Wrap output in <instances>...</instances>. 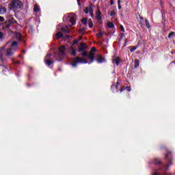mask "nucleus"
<instances>
[{
	"instance_id": "f257e3e1",
	"label": "nucleus",
	"mask_w": 175,
	"mask_h": 175,
	"mask_svg": "<svg viewBox=\"0 0 175 175\" xmlns=\"http://www.w3.org/2000/svg\"><path fill=\"white\" fill-rule=\"evenodd\" d=\"M76 14L73 13L67 14L63 18L64 21L68 23L69 27H72V25H75L76 24Z\"/></svg>"
},
{
	"instance_id": "f03ea898",
	"label": "nucleus",
	"mask_w": 175,
	"mask_h": 175,
	"mask_svg": "<svg viewBox=\"0 0 175 175\" xmlns=\"http://www.w3.org/2000/svg\"><path fill=\"white\" fill-rule=\"evenodd\" d=\"M18 49V44L17 42L14 41L11 44V47L6 49V56L7 57H12L14 55V53L17 51V49Z\"/></svg>"
},
{
	"instance_id": "7ed1b4c3",
	"label": "nucleus",
	"mask_w": 175,
	"mask_h": 175,
	"mask_svg": "<svg viewBox=\"0 0 175 175\" xmlns=\"http://www.w3.org/2000/svg\"><path fill=\"white\" fill-rule=\"evenodd\" d=\"M88 62L86 60L85 58L77 57L72 59L71 65L73 68H76L78 64H88Z\"/></svg>"
},
{
	"instance_id": "20e7f679",
	"label": "nucleus",
	"mask_w": 175,
	"mask_h": 175,
	"mask_svg": "<svg viewBox=\"0 0 175 175\" xmlns=\"http://www.w3.org/2000/svg\"><path fill=\"white\" fill-rule=\"evenodd\" d=\"M10 6L12 9H21L23 8V2L20 0H12Z\"/></svg>"
},
{
	"instance_id": "39448f33",
	"label": "nucleus",
	"mask_w": 175,
	"mask_h": 175,
	"mask_svg": "<svg viewBox=\"0 0 175 175\" xmlns=\"http://www.w3.org/2000/svg\"><path fill=\"white\" fill-rule=\"evenodd\" d=\"M65 50H66V48L64 45L61 46L59 48V55H58V57L55 56L56 61H61V59H62V57H64V54H65Z\"/></svg>"
},
{
	"instance_id": "423d86ee",
	"label": "nucleus",
	"mask_w": 175,
	"mask_h": 175,
	"mask_svg": "<svg viewBox=\"0 0 175 175\" xmlns=\"http://www.w3.org/2000/svg\"><path fill=\"white\" fill-rule=\"evenodd\" d=\"M50 57H51V53L47 54L45 57V63L46 65H48V66H50V65L53 64V60L50 59Z\"/></svg>"
},
{
	"instance_id": "0eeeda50",
	"label": "nucleus",
	"mask_w": 175,
	"mask_h": 175,
	"mask_svg": "<svg viewBox=\"0 0 175 175\" xmlns=\"http://www.w3.org/2000/svg\"><path fill=\"white\" fill-rule=\"evenodd\" d=\"M96 61L98 62V64H102V62H106V59H105V57H102L100 55H97L96 56Z\"/></svg>"
},
{
	"instance_id": "6e6552de",
	"label": "nucleus",
	"mask_w": 175,
	"mask_h": 175,
	"mask_svg": "<svg viewBox=\"0 0 175 175\" xmlns=\"http://www.w3.org/2000/svg\"><path fill=\"white\" fill-rule=\"evenodd\" d=\"M87 49V45L84 42H81L80 46H79V53H82L83 51H85V49Z\"/></svg>"
},
{
	"instance_id": "1a4fd4ad",
	"label": "nucleus",
	"mask_w": 175,
	"mask_h": 175,
	"mask_svg": "<svg viewBox=\"0 0 175 175\" xmlns=\"http://www.w3.org/2000/svg\"><path fill=\"white\" fill-rule=\"evenodd\" d=\"M2 28L4 31H9L10 28V25L7 22V21L2 24Z\"/></svg>"
},
{
	"instance_id": "9d476101",
	"label": "nucleus",
	"mask_w": 175,
	"mask_h": 175,
	"mask_svg": "<svg viewBox=\"0 0 175 175\" xmlns=\"http://www.w3.org/2000/svg\"><path fill=\"white\" fill-rule=\"evenodd\" d=\"M88 58L91 60V62H93L95 59V53L90 52L88 55Z\"/></svg>"
},
{
	"instance_id": "9b49d317",
	"label": "nucleus",
	"mask_w": 175,
	"mask_h": 175,
	"mask_svg": "<svg viewBox=\"0 0 175 175\" xmlns=\"http://www.w3.org/2000/svg\"><path fill=\"white\" fill-rule=\"evenodd\" d=\"M7 23H8L10 25H11V24H16V23H17V22L14 20V18H8V19L7 20Z\"/></svg>"
},
{
	"instance_id": "f8f14e48",
	"label": "nucleus",
	"mask_w": 175,
	"mask_h": 175,
	"mask_svg": "<svg viewBox=\"0 0 175 175\" xmlns=\"http://www.w3.org/2000/svg\"><path fill=\"white\" fill-rule=\"evenodd\" d=\"M137 19L139 24H141V25H143V23H144V18L139 15L138 16H137Z\"/></svg>"
},
{
	"instance_id": "ddd939ff",
	"label": "nucleus",
	"mask_w": 175,
	"mask_h": 175,
	"mask_svg": "<svg viewBox=\"0 0 175 175\" xmlns=\"http://www.w3.org/2000/svg\"><path fill=\"white\" fill-rule=\"evenodd\" d=\"M97 20H101L102 16H100V10L98 8L96 13Z\"/></svg>"
},
{
	"instance_id": "4468645a",
	"label": "nucleus",
	"mask_w": 175,
	"mask_h": 175,
	"mask_svg": "<svg viewBox=\"0 0 175 175\" xmlns=\"http://www.w3.org/2000/svg\"><path fill=\"white\" fill-rule=\"evenodd\" d=\"M120 62H121L120 57H116L113 59V63L116 64V65H120Z\"/></svg>"
},
{
	"instance_id": "2eb2a0df",
	"label": "nucleus",
	"mask_w": 175,
	"mask_h": 175,
	"mask_svg": "<svg viewBox=\"0 0 175 175\" xmlns=\"http://www.w3.org/2000/svg\"><path fill=\"white\" fill-rule=\"evenodd\" d=\"M6 13V8L5 7L0 6V14H5Z\"/></svg>"
},
{
	"instance_id": "dca6fc26",
	"label": "nucleus",
	"mask_w": 175,
	"mask_h": 175,
	"mask_svg": "<svg viewBox=\"0 0 175 175\" xmlns=\"http://www.w3.org/2000/svg\"><path fill=\"white\" fill-rule=\"evenodd\" d=\"M15 38L17 40H20V39H21V33H20L18 32H16L15 33Z\"/></svg>"
},
{
	"instance_id": "f3484780",
	"label": "nucleus",
	"mask_w": 175,
	"mask_h": 175,
	"mask_svg": "<svg viewBox=\"0 0 175 175\" xmlns=\"http://www.w3.org/2000/svg\"><path fill=\"white\" fill-rule=\"evenodd\" d=\"M62 30L64 32H66L67 33H68V32L70 31L69 27H68L67 26H66L65 27H62Z\"/></svg>"
},
{
	"instance_id": "a211bd4d",
	"label": "nucleus",
	"mask_w": 175,
	"mask_h": 175,
	"mask_svg": "<svg viewBox=\"0 0 175 175\" xmlns=\"http://www.w3.org/2000/svg\"><path fill=\"white\" fill-rule=\"evenodd\" d=\"M34 12H36V13H38V12H39L40 10V8L39 7V5H34V9H33Z\"/></svg>"
},
{
	"instance_id": "6ab92c4d",
	"label": "nucleus",
	"mask_w": 175,
	"mask_h": 175,
	"mask_svg": "<svg viewBox=\"0 0 175 175\" xmlns=\"http://www.w3.org/2000/svg\"><path fill=\"white\" fill-rule=\"evenodd\" d=\"M139 64H140V62L139 61V59H135V64H134L135 68H138Z\"/></svg>"
},
{
	"instance_id": "aec40b11",
	"label": "nucleus",
	"mask_w": 175,
	"mask_h": 175,
	"mask_svg": "<svg viewBox=\"0 0 175 175\" xmlns=\"http://www.w3.org/2000/svg\"><path fill=\"white\" fill-rule=\"evenodd\" d=\"M96 36H97L98 39L102 38V36H103V31H100L98 32V33L96 34Z\"/></svg>"
},
{
	"instance_id": "412c9836",
	"label": "nucleus",
	"mask_w": 175,
	"mask_h": 175,
	"mask_svg": "<svg viewBox=\"0 0 175 175\" xmlns=\"http://www.w3.org/2000/svg\"><path fill=\"white\" fill-rule=\"evenodd\" d=\"M107 27L108 28H114V24L111 22H108Z\"/></svg>"
},
{
	"instance_id": "4be33fe9",
	"label": "nucleus",
	"mask_w": 175,
	"mask_h": 175,
	"mask_svg": "<svg viewBox=\"0 0 175 175\" xmlns=\"http://www.w3.org/2000/svg\"><path fill=\"white\" fill-rule=\"evenodd\" d=\"M174 35H175L174 31L170 32V33L168 34V38H169V39H172L173 37H174Z\"/></svg>"
},
{
	"instance_id": "5701e85b",
	"label": "nucleus",
	"mask_w": 175,
	"mask_h": 175,
	"mask_svg": "<svg viewBox=\"0 0 175 175\" xmlns=\"http://www.w3.org/2000/svg\"><path fill=\"white\" fill-rule=\"evenodd\" d=\"M0 61L3 62V53L2 51H0Z\"/></svg>"
},
{
	"instance_id": "b1692460",
	"label": "nucleus",
	"mask_w": 175,
	"mask_h": 175,
	"mask_svg": "<svg viewBox=\"0 0 175 175\" xmlns=\"http://www.w3.org/2000/svg\"><path fill=\"white\" fill-rule=\"evenodd\" d=\"M63 35H62V33L61 32H58L57 34H56V38L57 39H59V38H62Z\"/></svg>"
},
{
	"instance_id": "393cba45",
	"label": "nucleus",
	"mask_w": 175,
	"mask_h": 175,
	"mask_svg": "<svg viewBox=\"0 0 175 175\" xmlns=\"http://www.w3.org/2000/svg\"><path fill=\"white\" fill-rule=\"evenodd\" d=\"M94 27V23H92V21L91 19L89 20V28H92Z\"/></svg>"
},
{
	"instance_id": "a878e982",
	"label": "nucleus",
	"mask_w": 175,
	"mask_h": 175,
	"mask_svg": "<svg viewBox=\"0 0 175 175\" xmlns=\"http://www.w3.org/2000/svg\"><path fill=\"white\" fill-rule=\"evenodd\" d=\"M72 49V52H71V55H76L77 53H76V49H73L72 47H71Z\"/></svg>"
},
{
	"instance_id": "bb28decb",
	"label": "nucleus",
	"mask_w": 175,
	"mask_h": 175,
	"mask_svg": "<svg viewBox=\"0 0 175 175\" xmlns=\"http://www.w3.org/2000/svg\"><path fill=\"white\" fill-rule=\"evenodd\" d=\"M81 55H82V57H88V53L87 51H83V53L81 54Z\"/></svg>"
},
{
	"instance_id": "cd10ccee",
	"label": "nucleus",
	"mask_w": 175,
	"mask_h": 175,
	"mask_svg": "<svg viewBox=\"0 0 175 175\" xmlns=\"http://www.w3.org/2000/svg\"><path fill=\"white\" fill-rule=\"evenodd\" d=\"M87 21H88V20L87 18H83L81 21L82 24H83L84 25H85V24H87Z\"/></svg>"
},
{
	"instance_id": "c85d7f7f",
	"label": "nucleus",
	"mask_w": 175,
	"mask_h": 175,
	"mask_svg": "<svg viewBox=\"0 0 175 175\" xmlns=\"http://www.w3.org/2000/svg\"><path fill=\"white\" fill-rule=\"evenodd\" d=\"M145 24H146L147 28H149V27H150V22H148V20H147V19L145 20Z\"/></svg>"
},
{
	"instance_id": "c756f323",
	"label": "nucleus",
	"mask_w": 175,
	"mask_h": 175,
	"mask_svg": "<svg viewBox=\"0 0 175 175\" xmlns=\"http://www.w3.org/2000/svg\"><path fill=\"white\" fill-rule=\"evenodd\" d=\"M111 17H114L116 16V11L112 10L111 12Z\"/></svg>"
},
{
	"instance_id": "7c9ffc66",
	"label": "nucleus",
	"mask_w": 175,
	"mask_h": 175,
	"mask_svg": "<svg viewBox=\"0 0 175 175\" xmlns=\"http://www.w3.org/2000/svg\"><path fill=\"white\" fill-rule=\"evenodd\" d=\"M90 16L92 17H93L94 16V10H92V8L90 9Z\"/></svg>"
},
{
	"instance_id": "2f4dec72",
	"label": "nucleus",
	"mask_w": 175,
	"mask_h": 175,
	"mask_svg": "<svg viewBox=\"0 0 175 175\" xmlns=\"http://www.w3.org/2000/svg\"><path fill=\"white\" fill-rule=\"evenodd\" d=\"M120 31H122V32H125V29L124 28V26L120 25Z\"/></svg>"
},
{
	"instance_id": "473e14b6",
	"label": "nucleus",
	"mask_w": 175,
	"mask_h": 175,
	"mask_svg": "<svg viewBox=\"0 0 175 175\" xmlns=\"http://www.w3.org/2000/svg\"><path fill=\"white\" fill-rule=\"evenodd\" d=\"M135 50H136V47H135V46H131V49H130V51H131V53H133V51H135Z\"/></svg>"
},
{
	"instance_id": "72a5a7b5",
	"label": "nucleus",
	"mask_w": 175,
	"mask_h": 175,
	"mask_svg": "<svg viewBox=\"0 0 175 175\" xmlns=\"http://www.w3.org/2000/svg\"><path fill=\"white\" fill-rule=\"evenodd\" d=\"M95 51H96V48L92 47L91 51H90V53H95Z\"/></svg>"
},
{
	"instance_id": "f704fd0d",
	"label": "nucleus",
	"mask_w": 175,
	"mask_h": 175,
	"mask_svg": "<svg viewBox=\"0 0 175 175\" xmlns=\"http://www.w3.org/2000/svg\"><path fill=\"white\" fill-rule=\"evenodd\" d=\"M88 12H90V10H88V8H85L84 12L85 13V14H88Z\"/></svg>"
},
{
	"instance_id": "c9c22d12",
	"label": "nucleus",
	"mask_w": 175,
	"mask_h": 175,
	"mask_svg": "<svg viewBox=\"0 0 175 175\" xmlns=\"http://www.w3.org/2000/svg\"><path fill=\"white\" fill-rule=\"evenodd\" d=\"M3 21H5V18L0 16V23H3Z\"/></svg>"
},
{
	"instance_id": "e433bc0d",
	"label": "nucleus",
	"mask_w": 175,
	"mask_h": 175,
	"mask_svg": "<svg viewBox=\"0 0 175 175\" xmlns=\"http://www.w3.org/2000/svg\"><path fill=\"white\" fill-rule=\"evenodd\" d=\"M120 84V82H117V85H116V87H115L114 85H112L111 86V88L113 90V88H116L117 90V87H118V85Z\"/></svg>"
},
{
	"instance_id": "4c0bfd02",
	"label": "nucleus",
	"mask_w": 175,
	"mask_h": 175,
	"mask_svg": "<svg viewBox=\"0 0 175 175\" xmlns=\"http://www.w3.org/2000/svg\"><path fill=\"white\" fill-rule=\"evenodd\" d=\"M0 39H3V33L0 32Z\"/></svg>"
},
{
	"instance_id": "58836bf2",
	"label": "nucleus",
	"mask_w": 175,
	"mask_h": 175,
	"mask_svg": "<svg viewBox=\"0 0 175 175\" xmlns=\"http://www.w3.org/2000/svg\"><path fill=\"white\" fill-rule=\"evenodd\" d=\"M6 48V46H1V48H0V50H1V53H2V51H3V50H5V49Z\"/></svg>"
},
{
	"instance_id": "ea45409f",
	"label": "nucleus",
	"mask_w": 175,
	"mask_h": 175,
	"mask_svg": "<svg viewBox=\"0 0 175 175\" xmlns=\"http://www.w3.org/2000/svg\"><path fill=\"white\" fill-rule=\"evenodd\" d=\"M13 63L14 64H20V61H15V62L14 61Z\"/></svg>"
},
{
	"instance_id": "a19ab883",
	"label": "nucleus",
	"mask_w": 175,
	"mask_h": 175,
	"mask_svg": "<svg viewBox=\"0 0 175 175\" xmlns=\"http://www.w3.org/2000/svg\"><path fill=\"white\" fill-rule=\"evenodd\" d=\"M124 90H125V88H124V87L120 89V92H122V91H124Z\"/></svg>"
},
{
	"instance_id": "79ce46f5",
	"label": "nucleus",
	"mask_w": 175,
	"mask_h": 175,
	"mask_svg": "<svg viewBox=\"0 0 175 175\" xmlns=\"http://www.w3.org/2000/svg\"><path fill=\"white\" fill-rule=\"evenodd\" d=\"M111 5H114V0H111Z\"/></svg>"
},
{
	"instance_id": "37998d69",
	"label": "nucleus",
	"mask_w": 175,
	"mask_h": 175,
	"mask_svg": "<svg viewBox=\"0 0 175 175\" xmlns=\"http://www.w3.org/2000/svg\"><path fill=\"white\" fill-rule=\"evenodd\" d=\"M118 5H121V0H118Z\"/></svg>"
},
{
	"instance_id": "c03bdc74",
	"label": "nucleus",
	"mask_w": 175,
	"mask_h": 175,
	"mask_svg": "<svg viewBox=\"0 0 175 175\" xmlns=\"http://www.w3.org/2000/svg\"><path fill=\"white\" fill-rule=\"evenodd\" d=\"M121 8H122L121 4H119V5H118V9H119V10H121Z\"/></svg>"
},
{
	"instance_id": "a18cd8bd",
	"label": "nucleus",
	"mask_w": 175,
	"mask_h": 175,
	"mask_svg": "<svg viewBox=\"0 0 175 175\" xmlns=\"http://www.w3.org/2000/svg\"><path fill=\"white\" fill-rule=\"evenodd\" d=\"M126 43H128V40H127V39H126V40H125V42H124V44H126Z\"/></svg>"
},
{
	"instance_id": "49530a36",
	"label": "nucleus",
	"mask_w": 175,
	"mask_h": 175,
	"mask_svg": "<svg viewBox=\"0 0 175 175\" xmlns=\"http://www.w3.org/2000/svg\"><path fill=\"white\" fill-rule=\"evenodd\" d=\"M78 2V5L80 6V0H77Z\"/></svg>"
},
{
	"instance_id": "de8ad7c7",
	"label": "nucleus",
	"mask_w": 175,
	"mask_h": 175,
	"mask_svg": "<svg viewBox=\"0 0 175 175\" xmlns=\"http://www.w3.org/2000/svg\"><path fill=\"white\" fill-rule=\"evenodd\" d=\"M22 53H23V54H25V51H22Z\"/></svg>"
}]
</instances>
